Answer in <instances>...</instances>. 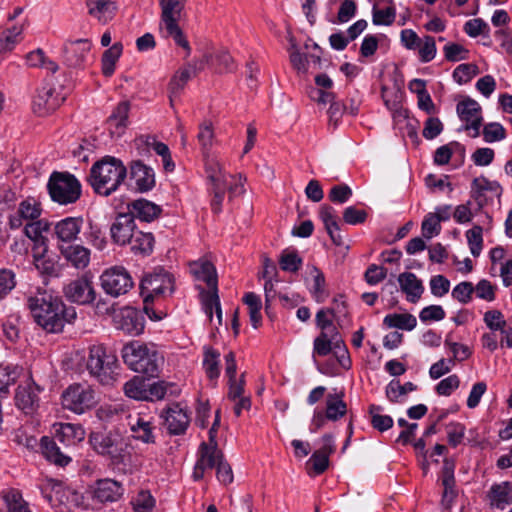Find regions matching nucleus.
I'll return each mask as SVG.
<instances>
[{
  "label": "nucleus",
  "instance_id": "1",
  "mask_svg": "<svg viewBox=\"0 0 512 512\" xmlns=\"http://www.w3.org/2000/svg\"><path fill=\"white\" fill-rule=\"evenodd\" d=\"M27 305L35 322L49 333L61 332L65 323L76 318L74 307H66L60 297L47 291L29 297Z\"/></svg>",
  "mask_w": 512,
  "mask_h": 512
},
{
  "label": "nucleus",
  "instance_id": "2",
  "mask_svg": "<svg viewBox=\"0 0 512 512\" xmlns=\"http://www.w3.org/2000/svg\"><path fill=\"white\" fill-rule=\"evenodd\" d=\"M127 177V168L123 162L113 156H105L95 162L89 173L88 181L93 190L103 196H109Z\"/></svg>",
  "mask_w": 512,
  "mask_h": 512
},
{
  "label": "nucleus",
  "instance_id": "3",
  "mask_svg": "<svg viewBox=\"0 0 512 512\" xmlns=\"http://www.w3.org/2000/svg\"><path fill=\"white\" fill-rule=\"evenodd\" d=\"M122 358L130 369L148 377H157L163 364V356L153 347L131 341L122 348Z\"/></svg>",
  "mask_w": 512,
  "mask_h": 512
},
{
  "label": "nucleus",
  "instance_id": "4",
  "mask_svg": "<svg viewBox=\"0 0 512 512\" xmlns=\"http://www.w3.org/2000/svg\"><path fill=\"white\" fill-rule=\"evenodd\" d=\"M89 443L97 454L107 457L113 464L124 462L129 446L118 429L93 431Z\"/></svg>",
  "mask_w": 512,
  "mask_h": 512
},
{
  "label": "nucleus",
  "instance_id": "5",
  "mask_svg": "<svg viewBox=\"0 0 512 512\" xmlns=\"http://www.w3.org/2000/svg\"><path fill=\"white\" fill-rule=\"evenodd\" d=\"M119 363L116 355L102 345L89 349L86 368L89 374L102 385H112L117 379Z\"/></svg>",
  "mask_w": 512,
  "mask_h": 512
},
{
  "label": "nucleus",
  "instance_id": "6",
  "mask_svg": "<svg viewBox=\"0 0 512 512\" xmlns=\"http://www.w3.org/2000/svg\"><path fill=\"white\" fill-rule=\"evenodd\" d=\"M51 199L60 205L75 203L81 196V184L68 172H53L47 184Z\"/></svg>",
  "mask_w": 512,
  "mask_h": 512
},
{
  "label": "nucleus",
  "instance_id": "7",
  "mask_svg": "<svg viewBox=\"0 0 512 512\" xmlns=\"http://www.w3.org/2000/svg\"><path fill=\"white\" fill-rule=\"evenodd\" d=\"M62 404L65 409L82 414L96 404L95 391L86 385H71L62 394Z\"/></svg>",
  "mask_w": 512,
  "mask_h": 512
},
{
  "label": "nucleus",
  "instance_id": "8",
  "mask_svg": "<svg viewBox=\"0 0 512 512\" xmlns=\"http://www.w3.org/2000/svg\"><path fill=\"white\" fill-rule=\"evenodd\" d=\"M101 287L106 294L119 297L127 294L134 286L130 273L120 266L105 270L100 276Z\"/></svg>",
  "mask_w": 512,
  "mask_h": 512
},
{
  "label": "nucleus",
  "instance_id": "9",
  "mask_svg": "<svg viewBox=\"0 0 512 512\" xmlns=\"http://www.w3.org/2000/svg\"><path fill=\"white\" fill-rule=\"evenodd\" d=\"M456 111L460 120L465 123L462 130L469 131L472 138H477L480 135L483 122L480 104L476 100L466 97L457 104Z\"/></svg>",
  "mask_w": 512,
  "mask_h": 512
},
{
  "label": "nucleus",
  "instance_id": "10",
  "mask_svg": "<svg viewBox=\"0 0 512 512\" xmlns=\"http://www.w3.org/2000/svg\"><path fill=\"white\" fill-rule=\"evenodd\" d=\"M63 293L67 300L79 305L91 304L96 299V291L92 281L86 275L68 283L63 288Z\"/></svg>",
  "mask_w": 512,
  "mask_h": 512
},
{
  "label": "nucleus",
  "instance_id": "11",
  "mask_svg": "<svg viewBox=\"0 0 512 512\" xmlns=\"http://www.w3.org/2000/svg\"><path fill=\"white\" fill-rule=\"evenodd\" d=\"M169 434L182 435L190 424V414L180 403H172L161 413Z\"/></svg>",
  "mask_w": 512,
  "mask_h": 512
},
{
  "label": "nucleus",
  "instance_id": "12",
  "mask_svg": "<svg viewBox=\"0 0 512 512\" xmlns=\"http://www.w3.org/2000/svg\"><path fill=\"white\" fill-rule=\"evenodd\" d=\"M115 327L124 333L137 336L144 331V316L140 311L131 307L123 308L114 317Z\"/></svg>",
  "mask_w": 512,
  "mask_h": 512
},
{
  "label": "nucleus",
  "instance_id": "13",
  "mask_svg": "<svg viewBox=\"0 0 512 512\" xmlns=\"http://www.w3.org/2000/svg\"><path fill=\"white\" fill-rule=\"evenodd\" d=\"M83 226L82 217H66L57 221L53 227L52 236L56 238L57 245L72 244L75 242Z\"/></svg>",
  "mask_w": 512,
  "mask_h": 512
},
{
  "label": "nucleus",
  "instance_id": "14",
  "mask_svg": "<svg viewBox=\"0 0 512 512\" xmlns=\"http://www.w3.org/2000/svg\"><path fill=\"white\" fill-rule=\"evenodd\" d=\"M122 485L113 479L97 480L93 486L92 498L99 503H112L118 501L123 495Z\"/></svg>",
  "mask_w": 512,
  "mask_h": 512
},
{
  "label": "nucleus",
  "instance_id": "15",
  "mask_svg": "<svg viewBox=\"0 0 512 512\" xmlns=\"http://www.w3.org/2000/svg\"><path fill=\"white\" fill-rule=\"evenodd\" d=\"M57 249L66 262L75 269L84 270L90 264L91 252L83 245L61 244L57 245Z\"/></svg>",
  "mask_w": 512,
  "mask_h": 512
},
{
  "label": "nucleus",
  "instance_id": "16",
  "mask_svg": "<svg viewBox=\"0 0 512 512\" xmlns=\"http://www.w3.org/2000/svg\"><path fill=\"white\" fill-rule=\"evenodd\" d=\"M136 230L133 216L122 213L116 217L114 223L111 225V238L114 243L124 246L127 245Z\"/></svg>",
  "mask_w": 512,
  "mask_h": 512
},
{
  "label": "nucleus",
  "instance_id": "17",
  "mask_svg": "<svg viewBox=\"0 0 512 512\" xmlns=\"http://www.w3.org/2000/svg\"><path fill=\"white\" fill-rule=\"evenodd\" d=\"M42 209L40 204L34 199H26L20 202L17 213L9 217V227L18 229L23 225V221L33 222L40 220Z\"/></svg>",
  "mask_w": 512,
  "mask_h": 512
},
{
  "label": "nucleus",
  "instance_id": "18",
  "mask_svg": "<svg viewBox=\"0 0 512 512\" xmlns=\"http://www.w3.org/2000/svg\"><path fill=\"white\" fill-rule=\"evenodd\" d=\"M163 281L170 285V274L164 270L148 274L142 279L140 289L144 303H148L154 296L162 295Z\"/></svg>",
  "mask_w": 512,
  "mask_h": 512
},
{
  "label": "nucleus",
  "instance_id": "19",
  "mask_svg": "<svg viewBox=\"0 0 512 512\" xmlns=\"http://www.w3.org/2000/svg\"><path fill=\"white\" fill-rule=\"evenodd\" d=\"M130 177L135 181L138 191L147 192L155 186L154 170L142 161H132L130 164Z\"/></svg>",
  "mask_w": 512,
  "mask_h": 512
},
{
  "label": "nucleus",
  "instance_id": "20",
  "mask_svg": "<svg viewBox=\"0 0 512 512\" xmlns=\"http://www.w3.org/2000/svg\"><path fill=\"white\" fill-rule=\"evenodd\" d=\"M486 192H491L495 196H500L502 193V187L497 181H490L485 176L474 178L471 183L470 193L479 208H482L487 202Z\"/></svg>",
  "mask_w": 512,
  "mask_h": 512
},
{
  "label": "nucleus",
  "instance_id": "21",
  "mask_svg": "<svg viewBox=\"0 0 512 512\" xmlns=\"http://www.w3.org/2000/svg\"><path fill=\"white\" fill-rule=\"evenodd\" d=\"M55 89L45 85L37 90L33 98L32 109L38 116L48 115L59 106V101L54 97Z\"/></svg>",
  "mask_w": 512,
  "mask_h": 512
},
{
  "label": "nucleus",
  "instance_id": "22",
  "mask_svg": "<svg viewBox=\"0 0 512 512\" xmlns=\"http://www.w3.org/2000/svg\"><path fill=\"white\" fill-rule=\"evenodd\" d=\"M40 387L33 381L27 382L25 385H19L15 395L16 405L25 413H32L38 406V392Z\"/></svg>",
  "mask_w": 512,
  "mask_h": 512
},
{
  "label": "nucleus",
  "instance_id": "23",
  "mask_svg": "<svg viewBox=\"0 0 512 512\" xmlns=\"http://www.w3.org/2000/svg\"><path fill=\"white\" fill-rule=\"evenodd\" d=\"M50 228V223L46 220H37L27 222L24 227L25 235L34 243L33 251L42 250L48 251V239L43 235Z\"/></svg>",
  "mask_w": 512,
  "mask_h": 512
},
{
  "label": "nucleus",
  "instance_id": "24",
  "mask_svg": "<svg viewBox=\"0 0 512 512\" xmlns=\"http://www.w3.org/2000/svg\"><path fill=\"white\" fill-rule=\"evenodd\" d=\"M129 212L135 218L143 222H151L158 218L162 212V208L155 203L146 199H138L128 205Z\"/></svg>",
  "mask_w": 512,
  "mask_h": 512
},
{
  "label": "nucleus",
  "instance_id": "25",
  "mask_svg": "<svg viewBox=\"0 0 512 512\" xmlns=\"http://www.w3.org/2000/svg\"><path fill=\"white\" fill-rule=\"evenodd\" d=\"M319 217L323 222L324 227L332 242L336 246H341L343 244V239L339 233V219L335 209L330 205L324 204L319 209Z\"/></svg>",
  "mask_w": 512,
  "mask_h": 512
},
{
  "label": "nucleus",
  "instance_id": "26",
  "mask_svg": "<svg viewBox=\"0 0 512 512\" xmlns=\"http://www.w3.org/2000/svg\"><path fill=\"white\" fill-rule=\"evenodd\" d=\"M129 110V101H122L118 103L107 119L108 128L112 137H120L124 133L128 124Z\"/></svg>",
  "mask_w": 512,
  "mask_h": 512
},
{
  "label": "nucleus",
  "instance_id": "27",
  "mask_svg": "<svg viewBox=\"0 0 512 512\" xmlns=\"http://www.w3.org/2000/svg\"><path fill=\"white\" fill-rule=\"evenodd\" d=\"M129 426L134 439L139 440L146 444L155 443V427L150 421L144 420L140 416L131 417L129 416Z\"/></svg>",
  "mask_w": 512,
  "mask_h": 512
},
{
  "label": "nucleus",
  "instance_id": "28",
  "mask_svg": "<svg viewBox=\"0 0 512 512\" xmlns=\"http://www.w3.org/2000/svg\"><path fill=\"white\" fill-rule=\"evenodd\" d=\"M398 282L409 302L416 303L420 299L424 291V287L422 285V281L419 280L414 273H401L398 277Z\"/></svg>",
  "mask_w": 512,
  "mask_h": 512
},
{
  "label": "nucleus",
  "instance_id": "29",
  "mask_svg": "<svg viewBox=\"0 0 512 512\" xmlns=\"http://www.w3.org/2000/svg\"><path fill=\"white\" fill-rule=\"evenodd\" d=\"M487 497L490 506L499 510H504L508 505L512 504V490H510L508 481L492 485Z\"/></svg>",
  "mask_w": 512,
  "mask_h": 512
},
{
  "label": "nucleus",
  "instance_id": "30",
  "mask_svg": "<svg viewBox=\"0 0 512 512\" xmlns=\"http://www.w3.org/2000/svg\"><path fill=\"white\" fill-rule=\"evenodd\" d=\"M88 14L97 19L101 24L111 21L117 10V6L113 1H86Z\"/></svg>",
  "mask_w": 512,
  "mask_h": 512
},
{
  "label": "nucleus",
  "instance_id": "31",
  "mask_svg": "<svg viewBox=\"0 0 512 512\" xmlns=\"http://www.w3.org/2000/svg\"><path fill=\"white\" fill-rule=\"evenodd\" d=\"M40 449L43 456L50 462L58 466H66L71 458L61 452L54 439L43 436L40 440Z\"/></svg>",
  "mask_w": 512,
  "mask_h": 512
},
{
  "label": "nucleus",
  "instance_id": "32",
  "mask_svg": "<svg viewBox=\"0 0 512 512\" xmlns=\"http://www.w3.org/2000/svg\"><path fill=\"white\" fill-rule=\"evenodd\" d=\"M154 241L152 233L137 229L127 245H130V249L134 254L148 256L153 251Z\"/></svg>",
  "mask_w": 512,
  "mask_h": 512
},
{
  "label": "nucleus",
  "instance_id": "33",
  "mask_svg": "<svg viewBox=\"0 0 512 512\" xmlns=\"http://www.w3.org/2000/svg\"><path fill=\"white\" fill-rule=\"evenodd\" d=\"M91 44L87 39H79L70 42L65 47L66 61L70 66H80L89 52Z\"/></svg>",
  "mask_w": 512,
  "mask_h": 512
},
{
  "label": "nucleus",
  "instance_id": "34",
  "mask_svg": "<svg viewBox=\"0 0 512 512\" xmlns=\"http://www.w3.org/2000/svg\"><path fill=\"white\" fill-rule=\"evenodd\" d=\"M344 394L334 393L326 396L325 414L328 420L337 421L347 413V405L343 401Z\"/></svg>",
  "mask_w": 512,
  "mask_h": 512
},
{
  "label": "nucleus",
  "instance_id": "35",
  "mask_svg": "<svg viewBox=\"0 0 512 512\" xmlns=\"http://www.w3.org/2000/svg\"><path fill=\"white\" fill-rule=\"evenodd\" d=\"M222 459L223 453L218 447H208L206 442L200 444L197 459L199 465L205 469H213Z\"/></svg>",
  "mask_w": 512,
  "mask_h": 512
},
{
  "label": "nucleus",
  "instance_id": "36",
  "mask_svg": "<svg viewBox=\"0 0 512 512\" xmlns=\"http://www.w3.org/2000/svg\"><path fill=\"white\" fill-rule=\"evenodd\" d=\"M186 0H159L161 24L178 21Z\"/></svg>",
  "mask_w": 512,
  "mask_h": 512
},
{
  "label": "nucleus",
  "instance_id": "37",
  "mask_svg": "<svg viewBox=\"0 0 512 512\" xmlns=\"http://www.w3.org/2000/svg\"><path fill=\"white\" fill-rule=\"evenodd\" d=\"M191 272L199 280L206 282L208 287H214L217 285V274L214 265L207 261H198L191 264Z\"/></svg>",
  "mask_w": 512,
  "mask_h": 512
},
{
  "label": "nucleus",
  "instance_id": "38",
  "mask_svg": "<svg viewBox=\"0 0 512 512\" xmlns=\"http://www.w3.org/2000/svg\"><path fill=\"white\" fill-rule=\"evenodd\" d=\"M383 323L388 328H397L401 330L411 331L417 325V319L414 315L409 313L403 314H388L384 317Z\"/></svg>",
  "mask_w": 512,
  "mask_h": 512
},
{
  "label": "nucleus",
  "instance_id": "39",
  "mask_svg": "<svg viewBox=\"0 0 512 512\" xmlns=\"http://www.w3.org/2000/svg\"><path fill=\"white\" fill-rule=\"evenodd\" d=\"M124 393L127 397L147 401V380L140 376H134L124 384Z\"/></svg>",
  "mask_w": 512,
  "mask_h": 512
},
{
  "label": "nucleus",
  "instance_id": "40",
  "mask_svg": "<svg viewBox=\"0 0 512 512\" xmlns=\"http://www.w3.org/2000/svg\"><path fill=\"white\" fill-rule=\"evenodd\" d=\"M42 250L34 251L33 261L36 269L40 274L49 277H57L59 275V269L54 259L46 257Z\"/></svg>",
  "mask_w": 512,
  "mask_h": 512
},
{
  "label": "nucleus",
  "instance_id": "41",
  "mask_svg": "<svg viewBox=\"0 0 512 512\" xmlns=\"http://www.w3.org/2000/svg\"><path fill=\"white\" fill-rule=\"evenodd\" d=\"M220 353L211 347H204L203 367L210 380L218 379L220 375Z\"/></svg>",
  "mask_w": 512,
  "mask_h": 512
},
{
  "label": "nucleus",
  "instance_id": "42",
  "mask_svg": "<svg viewBox=\"0 0 512 512\" xmlns=\"http://www.w3.org/2000/svg\"><path fill=\"white\" fill-rule=\"evenodd\" d=\"M123 46L120 42L114 43L102 55V73L110 77L115 71V65L121 56Z\"/></svg>",
  "mask_w": 512,
  "mask_h": 512
},
{
  "label": "nucleus",
  "instance_id": "43",
  "mask_svg": "<svg viewBox=\"0 0 512 512\" xmlns=\"http://www.w3.org/2000/svg\"><path fill=\"white\" fill-rule=\"evenodd\" d=\"M383 407L372 404L369 406L370 422L374 429L384 432L392 428L393 419L389 415H383Z\"/></svg>",
  "mask_w": 512,
  "mask_h": 512
},
{
  "label": "nucleus",
  "instance_id": "44",
  "mask_svg": "<svg viewBox=\"0 0 512 512\" xmlns=\"http://www.w3.org/2000/svg\"><path fill=\"white\" fill-rule=\"evenodd\" d=\"M21 370L18 366L0 365V395H8L9 386L15 383Z\"/></svg>",
  "mask_w": 512,
  "mask_h": 512
},
{
  "label": "nucleus",
  "instance_id": "45",
  "mask_svg": "<svg viewBox=\"0 0 512 512\" xmlns=\"http://www.w3.org/2000/svg\"><path fill=\"white\" fill-rule=\"evenodd\" d=\"M57 437L60 438L61 441H64L66 438L69 444H75L84 439L85 430L81 425L64 423L61 424L60 429L57 431Z\"/></svg>",
  "mask_w": 512,
  "mask_h": 512
},
{
  "label": "nucleus",
  "instance_id": "46",
  "mask_svg": "<svg viewBox=\"0 0 512 512\" xmlns=\"http://www.w3.org/2000/svg\"><path fill=\"white\" fill-rule=\"evenodd\" d=\"M416 389L417 386L412 382H406L402 385L399 380H392L386 386V396L391 402H399L401 396H405Z\"/></svg>",
  "mask_w": 512,
  "mask_h": 512
},
{
  "label": "nucleus",
  "instance_id": "47",
  "mask_svg": "<svg viewBox=\"0 0 512 512\" xmlns=\"http://www.w3.org/2000/svg\"><path fill=\"white\" fill-rule=\"evenodd\" d=\"M331 340L332 349H334L335 353L338 354L337 358L340 365L345 369H349L351 366V360L348 354V350L346 348V345L344 344V341L341 339L336 327H332Z\"/></svg>",
  "mask_w": 512,
  "mask_h": 512
},
{
  "label": "nucleus",
  "instance_id": "48",
  "mask_svg": "<svg viewBox=\"0 0 512 512\" xmlns=\"http://www.w3.org/2000/svg\"><path fill=\"white\" fill-rule=\"evenodd\" d=\"M310 274L313 276V285L310 291L316 302L322 303L327 297V293L325 291V276L316 266H312L310 268Z\"/></svg>",
  "mask_w": 512,
  "mask_h": 512
},
{
  "label": "nucleus",
  "instance_id": "49",
  "mask_svg": "<svg viewBox=\"0 0 512 512\" xmlns=\"http://www.w3.org/2000/svg\"><path fill=\"white\" fill-rule=\"evenodd\" d=\"M194 76L192 71V65L187 64L184 68L180 69L171 79L169 83L170 100L172 101V95H177L184 88L188 80Z\"/></svg>",
  "mask_w": 512,
  "mask_h": 512
},
{
  "label": "nucleus",
  "instance_id": "50",
  "mask_svg": "<svg viewBox=\"0 0 512 512\" xmlns=\"http://www.w3.org/2000/svg\"><path fill=\"white\" fill-rule=\"evenodd\" d=\"M26 61L30 67L45 68L52 73H55L58 70V65L54 61L48 59L42 49H36L28 53Z\"/></svg>",
  "mask_w": 512,
  "mask_h": 512
},
{
  "label": "nucleus",
  "instance_id": "51",
  "mask_svg": "<svg viewBox=\"0 0 512 512\" xmlns=\"http://www.w3.org/2000/svg\"><path fill=\"white\" fill-rule=\"evenodd\" d=\"M166 33V37H172L175 43L186 50V56L191 53L189 42L185 38L183 31L178 25V21L162 24Z\"/></svg>",
  "mask_w": 512,
  "mask_h": 512
},
{
  "label": "nucleus",
  "instance_id": "52",
  "mask_svg": "<svg viewBox=\"0 0 512 512\" xmlns=\"http://www.w3.org/2000/svg\"><path fill=\"white\" fill-rule=\"evenodd\" d=\"M483 228L479 225L473 226L466 232V238L471 254L478 257L483 249Z\"/></svg>",
  "mask_w": 512,
  "mask_h": 512
},
{
  "label": "nucleus",
  "instance_id": "53",
  "mask_svg": "<svg viewBox=\"0 0 512 512\" xmlns=\"http://www.w3.org/2000/svg\"><path fill=\"white\" fill-rule=\"evenodd\" d=\"M209 291H202V305L203 310L210 321L213 318V310L216 309L220 305V299L218 296V288L217 285L214 287H209Z\"/></svg>",
  "mask_w": 512,
  "mask_h": 512
},
{
  "label": "nucleus",
  "instance_id": "54",
  "mask_svg": "<svg viewBox=\"0 0 512 512\" xmlns=\"http://www.w3.org/2000/svg\"><path fill=\"white\" fill-rule=\"evenodd\" d=\"M329 466V456L315 451L306 463L308 474L320 475L326 471Z\"/></svg>",
  "mask_w": 512,
  "mask_h": 512
},
{
  "label": "nucleus",
  "instance_id": "55",
  "mask_svg": "<svg viewBox=\"0 0 512 512\" xmlns=\"http://www.w3.org/2000/svg\"><path fill=\"white\" fill-rule=\"evenodd\" d=\"M206 173L211 185L227 183V175L224 173L222 165L215 159L207 160Z\"/></svg>",
  "mask_w": 512,
  "mask_h": 512
},
{
  "label": "nucleus",
  "instance_id": "56",
  "mask_svg": "<svg viewBox=\"0 0 512 512\" xmlns=\"http://www.w3.org/2000/svg\"><path fill=\"white\" fill-rule=\"evenodd\" d=\"M479 73L478 67L472 63L460 64L453 71V79L458 84L468 83L474 76Z\"/></svg>",
  "mask_w": 512,
  "mask_h": 512
},
{
  "label": "nucleus",
  "instance_id": "57",
  "mask_svg": "<svg viewBox=\"0 0 512 512\" xmlns=\"http://www.w3.org/2000/svg\"><path fill=\"white\" fill-rule=\"evenodd\" d=\"M22 26H13L6 29L0 38V51H10L18 43V37L22 34Z\"/></svg>",
  "mask_w": 512,
  "mask_h": 512
},
{
  "label": "nucleus",
  "instance_id": "58",
  "mask_svg": "<svg viewBox=\"0 0 512 512\" xmlns=\"http://www.w3.org/2000/svg\"><path fill=\"white\" fill-rule=\"evenodd\" d=\"M198 141L202 146L203 153L206 155L213 143L214 131L210 121H204L199 125Z\"/></svg>",
  "mask_w": 512,
  "mask_h": 512
},
{
  "label": "nucleus",
  "instance_id": "59",
  "mask_svg": "<svg viewBox=\"0 0 512 512\" xmlns=\"http://www.w3.org/2000/svg\"><path fill=\"white\" fill-rule=\"evenodd\" d=\"M482 134L484 141L487 143L501 141L506 137L505 128L497 122L484 125Z\"/></svg>",
  "mask_w": 512,
  "mask_h": 512
},
{
  "label": "nucleus",
  "instance_id": "60",
  "mask_svg": "<svg viewBox=\"0 0 512 512\" xmlns=\"http://www.w3.org/2000/svg\"><path fill=\"white\" fill-rule=\"evenodd\" d=\"M279 265L283 271L297 272L302 265V259L295 251H283L279 259Z\"/></svg>",
  "mask_w": 512,
  "mask_h": 512
},
{
  "label": "nucleus",
  "instance_id": "61",
  "mask_svg": "<svg viewBox=\"0 0 512 512\" xmlns=\"http://www.w3.org/2000/svg\"><path fill=\"white\" fill-rule=\"evenodd\" d=\"M441 223L439 219L433 215V213H428L421 225L422 236L425 239H431L434 236H437L441 232Z\"/></svg>",
  "mask_w": 512,
  "mask_h": 512
},
{
  "label": "nucleus",
  "instance_id": "62",
  "mask_svg": "<svg viewBox=\"0 0 512 512\" xmlns=\"http://www.w3.org/2000/svg\"><path fill=\"white\" fill-rule=\"evenodd\" d=\"M445 59L449 62H458L468 58L469 51L458 43H448L443 48Z\"/></svg>",
  "mask_w": 512,
  "mask_h": 512
},
{
  "label": "nucleus",
  "instance_id": "63",
  "mask_svg": "<svg viewBox=\"0 0 512 512\" xmlns=\"http://www.w3.org/2000/svg\"><path fill=\"white\" fill-rule=\"evenodd\" d=\"M464 31L470 37H478L479 35L489 36V26L481 18H475L467 21L464 25Z\"/></svg>",
  "mask_w": 512,
  "mask_h": 512
},
{
  "label": "nucleus",
  "instance_id": "64",
  "mask_svg": "<svg viewBox=\"0 0 512 512\" xmlns=\"http://www.w3.org/2000/svg\"><path fill=\"white\" fill-rule=\"evenodd\" d=\"M132 504L136 512H150L155 505V500L148 491L142 490L132 500Z\"/></svg>",
  "mask_w": 512,
  "mask_h": 512
}]
</instances>
